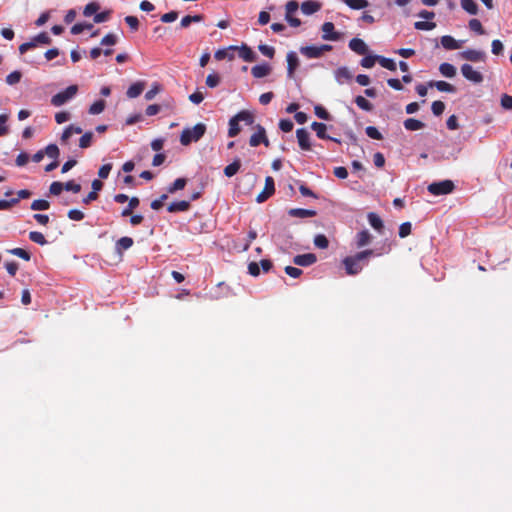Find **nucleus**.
<instances>
[{
	"instance_id": "nucleus-17",
	"label": "nucleus",
	"mask_w": 512,
	"mask_h": 512,
	"mask_svg": "<svg viewBox=\"0 0 512 512\" xmlns=\"http://www.w3.org/2000/svg\"><path fill=\"white\" fill-rule=\"evenodd\" d=\"M287 64V74L288 77L291 78L299 64V60L295 52L291 51L287 54Z\"/></svg>"
},
{
	"instance_id": "nucleus-16",
	"label": "nucleus",
	"mask_w": 512,
	"mask_h": 512,
	"mask_svg": "<svg viewBox=\"0 0 512 512\" xmlns=\"http://www.w3.org/2000/svg\"><path fill=\"white\" fill-rule=\"evenodd\" d=\"M336 81L342 85L352 79V73L347 67H340L334 72Z\"/></svg>"
},
{
	"instance_id": "nucleus-29",
	"label": "nucleus",
	"mask_w": 512,
	"mask_h": 512,
	"mask_svg": "<svg viewBox=\"0 0 512 512\" xmlns=\"http://www.w3.org/2000/svg\"><path fill=\"white\" fill-rule=\"evenodd\" d=\"M461 7L470 15H476L478 13V5L474 0H461Z\"/></svg>"
},
{
	"instance_id": "nucleus-28",
	"label": "nucleus",
	"mask_w": 512,
	"mask_h": 512,
	"mask_svg": "<svg viewBox=\"0 0 512 512\" xmlns=\"http://www.w3.org/2000/svg\"><path fill=\"white\" fill-rule=\"evenodd\" d=\"M82 133V128L79 127V126H75V125H69L68 127L65 128V130L63 131V134L61 136V141L63 143H66L67 140L73 135V134H81Z\"/></svg>"
},
{
	"instance_id": "nucleus-12",
	"label": "nucleus",
	"mask_w": 512,
	"mask_h": 512,
	"mask_svg": "<svg viewBox=\"0 0 512 512\" xmlns=\"http://www.w3.org/2000/svg\"><path fill=\"white\" fill-rule=\"evenodd\" d=\"M461 58L471 62H481L485 60V53L480 50L467 49L460 53Z\"/></svg>"
},
{
	"instance_id": "nucleus-33",
	"label": "nucleus",
	"mask_w": 512,
	"mask_h": 512,
	"mask_svg": "<svg viewBox=\"0 0 512 512\" xmlns=\"http://www.w3.org/2000/svg\"><path fill=\"white\" fill-rule=\"evenodd\" d=\"M404 127L409 131H417L424 127V123L414 118H408L404 121Z\"/></svg>"
},
{
	"instance_id": "nucleus-8",
	"label": "nucleus",
	"mask_w": 512,
	"mask_h": 512,
	"mask_svg": "<svg viewBox=\"0 0 512 512\" xmlns=\"http://www.w3.org/2000/svg\"><path fill=\"white\" fill-rule=\"evenodd\" d=\"M461 73L464 78L475 84H479L483 81L484 77L480 71H477L470 64H463L461 66Z\"/></svg>"
},
{
	"instance_id": "nucleus-46",
	"label": "nucleus",
	"mask_w": 512,
	"mask_h": 512,
	"mask_svg": "<svg viewBox=\"0 0 512 512\" xmlns=\"http://www.w3.org/2000/svg\"><path fill=\"white\" fill-rule=\"evenodd\" d=\"M44 151V155H47L49 158L53 160H57L59 157V148L55 144H49Z\"/></svg>"
},
{
	"instance_id": "nucleus-20",
	"label": "nucleus",
	"mask_w": 512,
	"mask_h": 512,
	"mask_svg": "<svg viewBox=\"0 0 512 512\" xmlns=\"http://www.w3.org/2000/svg\"><path fill=\"white\" fill-rule=\"evenodd\" d=\"M239 57L242 58L246 62H253L256 60L255 52L249 48L247 45H242L238 47Z\"/></svg>"
},
{
	"instance_id": "nucleus-51",
	"label": "nucleus",
	"mask_w": 512,
	"mask_h": 512,
	"mask_svg": "<svg viewBox=\"0 0 512 512\" xmlns=\"http://www.w3.org/2000/svg\"><path fill=\"white\" fill-rule=\"evenodd\" d=\"M22 74L20 71H13L6 77V83L8 85H15L20 82Z\"/></svg>"
},
{
	"instance_id": "nucleus-31",
	"label": "nucleus",
	"mask_w": 512,
	"mask_h": 512,
	"mask_svg": "<svg viewBox=\"0 0 512 512\" xmlns=\"http://www.w3.org/2000/svg\"><path fill=\"white\" fill-rule=\"evenodd\" d=\"M311 128L316 132V135H317L320 139H331V138L326 134L327 126H326L324 123H320V122H313V123L311 124Z\"/></svg>"
},
{
	"instance_id": "nucleus-44",
	"label": "nucleus",
	"mask_w": 512,
	"mask_h": 512,
	"mask_svg": "<svg viewBox=\"0 0 512 512\" xmlns=\"http://www.w3.org/2000/svg\"><path fill=\"white\" fill-rule=\"evenodd\" d=\"M355 103L364 111H371L373 109V105L363 96H357L355 98Z\"/></svg>"
},
{
	"instance_id": "nucleus-53",
	"label": "nucleus",
	"mask_w": 512,
	"mask_h": 512,
	"mask_svg": "<svg viewBox=\"0 0 512 512\" xmlns=\"http://www.w3.org/2000/svg\"><path fill=\"white\" fill-rule=\"evenodd\" d=\"M220 83V76L217 73H211L206 77V85L210 88H215Z\"/></svg>"
},
{
	"instance_id": "nucleus-49",
	"label": "nucleus",
	"mask_w": 512,
	"mask_h": 512,
	"mask_svg": "<svg viewBox=\"0 0 512 512\" xmlns=\"http://www.w3.org/2000/svg\"><path fill=\"white\" fill-rule=\"evenodd\" d=\"M314 245L320 249H326L329 245L327 237L323 234H318L314 238Z\"/></svg>"
},
{
	"instance_id": "nucleus-45",
	"label": "nucleus",
	"mask_w": 512,
	"mask_h": 512,
	"mask_svg": "<svg viewBox=\"0 0 512 512\" xmlns=\"http://www.w3.org/2000/svg\"><path fill=\"white\" fill-rule=\"evenodd\" d=\"M8 253H10L11 255L17 256L25 261H29L31 259L30 253L22 248L10 249V250H8Z\"/></svg>"
},
{
	"instance_id": "nucleus-59",
	"label": "nucleus",
	"mask_w": 512,
	"mask_h": 512,
	"mask_svg": "<svg viewBox=\"0 0 512 512\" xmlns=\"http://www.w3.org/2000/svg\"><path fill=\"white\" fill-rule=\"evenodd\" d=\"M259 51L268 58H273L275 54V49L272 46L261 44L258 47Z\"/></svg>"
},
{
	"instance_id": "nucleus-57",
	"label": "nucleus",
	"mask_w": 512,
	"mask_h": 512,
	"mask_svg": "<svg viewBox=\"0 0 512 512\" xmlns=\"http://www.w3.org/2000/svg\"><path fill=\"white\" fill-rule=\"evenodd\" d=\"M469 28L472 31L476 32L477 34H480V35L484 34V29L482 27L481 22L478 19H471L469 21Z\"/></svg>"
},
{
	"instance_id": "nucleus-9",
	"label": "nucleus",
	"mask_w": 512,
	"mask_h": 512,
	"mask_svg": "<svg viewBox=\"0 0 512 512\" xmlns=\"http://www.w3.org/2000/svg\"><path fill=\"white\" fill-rule=\"evenodd\" d=\"M275 192V183L274 179L271 176H267L265 178V186L261 193L258 194L256 201L258 203L265 202L268 198H270Z\"/></svg>"
},
{
	"instance_id": "nucleus-41",
	"label": "nucleus",
	"mask_w": 512,
	"mask_h": 512,
	"mask_svg": "<svg viewBox=\"0 0 512 512\" xmlns=\"http://www.w3.org/2000/svg\"><path fill=\"white\" fill-rule=\"evenodd\" d=\"M186 185V179L185 178H177L169 187H168V193H175L178 190H182Z\"/></svg>"
},
{
	"instance_id": "nucleus-24",
	"label": "nucleus",
	"mask_w": 512,
	"mask_h": 512,
	"mask_svg": "<svg viewBox=\"0 0 512 512\" xmlns=\"http://www.w3.org/2000/svg\"><path fill=\"white\" fill-rule=\"evenodd\" d=\"M367 219H368V222L369 224L376 230L378 231L379 233L382 232L383 228H384V224H383V221L382 219L374 212H370L368 213L367 215Z\"/></svg>"
},
{
	"instance_id": "nucleus-50",
	"label": "nucleus",
	"mask_w": 512,
	"mask_h": 512,
	"mask_svg": "<svg viewBox=\"0 0 512 512\" xmlns=\"http://www.w3.org/2000/svg\"><path fill=\"white\" fill-rule=\"evenodd\" d=\"M99 10V4L96 3V2H90L88 3L85 7H84V10H83V14L84 16L86 17H90L94 14H96V12Z\"/></svg>"
},
{
	"instance_id": "nucleus-27",
	"label": "nucleus",
	"mask_w": 512,
	"mask_h": 512,
	"mask_svg": "<svg viewBox=\"0 0 512 512\" xmlns=\"http://www.w3.org/2000/svg\"><path fill=\"white\" fill-rule=\"evenodd\" d=\"M441 45L447 50H456L460 48V43L450 35L442 36Z\"/></svg>"
},
{
	"instance_id": "nucleus-60",
	"label": "nucleus",
	"mask_w": 512,
	"mask_h": 512,
	"mask_svg": "<svg viewBox=\"0 0 512 512\" xmlns=\"http://www.w3.org/2000/svg\"><path fill=\"white\" fill-rule=\"evenodd\" d=\"M501 107L505 110H512V96L503 94L501 96Z\"/></svg>"
},
{
	"instance_id": "nucleus-64",
	"label": "nucleus",
	"mask_w": 512,
	"mask_h": 512,
	"mask_svg": "<svg viewBox=\"0 0 512 512\" xmlns=\"http://www.w3.org/2000/svg\"><path fill=\"white\" fill-rule=\"evenodd\" d=\"M64 189V184L58 181L50 185L49 191L52 195H59Z\"/></svg>"
},
{
	"instance_id": "nucleus-48",
	"label": "nucleus",
	"mask_w": 512,
	"mask_h": 512,
	"mask_svg": "<svg viewBox=\"0 0 512 512\" xmlns=\"http://www.w3.org/2000/svg\"><path fill=\"white\" fill-rule=\"evenodd\" d=\"M92 28L93 25L91 23H77L71 28V33L73 35H78L84 30H91Z\"/></svg>"
},
{
	"instance_id": "nucleus-4",
	"label": "nucleus",
	"mask_w": 512,
	"mask_h": 512,
	"mask_svg": "<svg viewBox=\"0 0 512 512\" xmlns=\"http://www.w3.org/2000/svg\"><path fill=\"white\" fill-rule=\"evenodd\" d=\"M52 42L50 36L46 32H41L33 37L29 42H25L19 46L20 54H25L27 51L37 47L38 45H49Z\"/></svg>"
},
{
	"instance_id": "nucleus-42",
	"label": "nucleus",
	"mask_w": 512,
	"mask_h": 512,
	"mask_svg": "<svg viewBox=\"0 0 512 512\" xmlns=\"http://www.w3.org/2000/svg\"><path fill=\"white\" fill-rule=\"evenodd\" d=\"M351 9L360 10L368 6L367 0H344Z\"/></svg>"
},
{
	"instance_id": "nucleus-32",
	"label": "nucleus",
	"mask_w": 512,
	"mask_h": 512,
	"mask_svg": "<svg viewBox=\"0 0 512 512\" xmlns=\"http://www.w3.org/2000/svg\"><path fill=\"white\" fill-rule=\"evenodd\" d=\"M439 71L442 76L447 78H453L456 75V68L450 63L440 64Z\"/></svg>"
},
{
	"instance_id": "nucleus-38",
	"label": "nucleus",
	"mask_w": 512,
	"mask_h": 512,
	"mask_svg": "<svg viewBox=\"0 0 512 512\" xmlns=\"http://www.w3.org/2000/svg\"><path fill=\"white\" fill-rule=\"evenodd\" d=\"M93 132L89 131L84 133L79 140V147L86 149L91 146L93 140Z\"/></svg>"
},
{
	"instance_id": "nucleus-2",
	"label": "nucleus",
	"mask_w": 512,
	"mask_h": 512,
	"mask_svg": "<svg viewBox=\"0 0 512 512\" xmlns=\"http://www.w3.org/2000/svg\"><path fill=\"white\" fill-rule=\"evenodd\" d=\"M205 131L206 126L203 123H198L192 128H185L180 135V142L184 146L197 142L203 137Z\"/></svg>"
},
{
	"instance_id": "nucleus-14",
	"label": "nucleus",
	"mask_w": 512,
	"mask_h": 512,
	"mask_svg": "<svg viewBox=\"0 0 512 512\" xmlns=\"http://www.w3.org/2000/svg\"><path fill=\"white\" fill-rule=\"evenodd\" d=\"M238 49V46L231 45L227 48L218 49L214 57L216 60L221 61L224 59L233 60L234 59V53L233 51H236Z\"/></svg>"
},
{
	"instance_id": "nucleus-23",
	"label": "nucleus",
	"mask_w": 512,
	"mask_h": 512,
	"mask_svg": "<svg viewBox=\"0 0 512 512\" xmlns=\"http://www.w3.org/2000/svg\"><path fill=\"white\" fill-rule=\"evenodd\" d=\"M288 214L292 217L310 218L316 215V211L302 208H293L288 211Z\"/></svg>"
},
{
	"instance_id": "nucleus-5",
	"label": "nucleus",
	"mask_w": 512,
	"mask_h": 512,
	"mask_svg": "<svg viewBox=\"0 0 512 512\" xmlns=\"http://www.w3.org/2000/svg\"><path fill=\"white\" fill-rule=\"evenodd\" d=\"M427 190L436 196L446 195L454 190V183L451 180L433 182L428 185Z\"/></svg>"
},
{
	"instance_id": "nucleus-54",
	"label": "nucleus",
	"mask_w": 512,
	"mask_h": 512,
	"mask_svg": "<svg viewBox=\"0 0 512 512\" xmlns=\"http://www.w3.org/2000/svg\"><path fill=\"white\" fill-rule=\"evenodd\" d=\"M9 116L7 114L0 115V137L5 136L9 132V127L7 125Z\"/></svg>"
},
{
	"instance_id": "nucleus-58",
	"label": "nucleus",
	"mask_w": 512,
	"mask_h": 512,
	"mask_svg": "<svg viewBox=\"0 0 512 512\" xmlns=\"http://www.w3.org/2000/svg\"><path fill=\"white\" fill-rule=\"evenodd\" d=\"M431 109L435 116H440L445 110V104L442 101H434Z\"/></svg>"
},
{
	"instance_id": "nucleus-39",
	"label": "nucleus",
	"mask_w": 512,
	"mask_h": 512,
	"mask_svg": "<svg viewBox=\"0 0 512 512\" xmlns=\"http://www.w3.org/2000/svg\"><path fill=\"white\" fill-rule=\"evenodd\" d=\"M29 239L32 242L39 244L41 246L47 244V240L45 239V236L41 232H38V231H31L29 233Z\"/></svg>"
},
{
	"instance_id": "nucleus-30",
	"label": "nucleus",
	"mask_w": 512,
	"mask_h": 512,
	"mask_svg": "<svg viewBox=\"0 0 512 512\" xmlns=\"http://www.w3.org/2000/svg\"><path fill=\"white\" fill-rule=\"evenodd\" d=\"M240 167H241V161H240V159L237 158L231 164L227 165L224 168L225 176H227V177L234 176L235 174L238 173V171L240 170Z\"/></svg>"
},
{
	"instance_id": "nucleus-34",
	"label": "nucleus",
	"mask_w": 512,
	"mask_h": 512,
	"mask_svg": "<svg viewBox=\"0 0 512 512\" xmlns=\"http://www.w3.org/2000/svg\"><path fill=\"white\" fill-rule=\"evenodd\" d=\"M239 123L240 121H238V119L236 118V116H233L230 120H229V129H228V136L233 138V137H236L241 128L239 126Z\"/></svg>"
},
{
	"instance_id": "nucleus-6",
	"label": "nucleus",
	"mask_w": 512,
	"mask_h": 512,
	"mask_svg": "<svg viewBox=\"0 0 512 512\" xmlns=\"http://www.w3.org/2000/svg\"><path fill=\"white\" fill-rule=\"evenodd\" d=\"M332 46L323 44L320 46H304L300 48V53L308 59L320 58L324 52L330 51Z\"/></svg>"
},
{
	"instance_id": "nucleus-37",
	"label": "nucleus",
	"mask_w": 512,
	"mask_h": 512,
	"mask_svg": "<svg viewBox=\"0 0 512 512\" xmlns=\"http://www.w3.org/2000/svg\"><path fill=\"white\" fill-rule=\"evenodd\" d=\"M235 116L238 119V121H240V122L243 121L247 125H252L254 122V117H253L252 113L247 110H242L239 113H237Z\"/></svg>"
},
{
	"instance_id": "nucleus-25",
	"label": "nucleus",
	"mask_w": 512,
	"mask_h": 512,
	"mask_svg": "<svg viewBox=\"0 0 512 512\" xmlns=\"http://www.w3.org/2000/svg\"><path fill=\"white\" fill-rule=\"evenodd\" d=\"M372 240V236L369 233L368 230H362L359 233H357L356 236V246L358 248H362L366 245H368Z\"/></svg>"
},
{
	"instance_id": "nucleus-18",
	"label": "nucleus",
	"mask_w": 512,
	"mask_h": 512,
	"mask_svg": "<svg viewBox=\"0 0 512 512\" xmlns=\"http://www.w3.org/2000/svg\"><path fill=\"white\" fill-rule=\"evenodd\" d=\"M271 72V67L269 64L267 63H263V64H259V65H255L254 67H252L251 69V73L252 75L255 77V78H262V77H265L267 75H269Z\"/></svg>"
},
{
	"instance_id": "nucleus-36",
	"label": "nucleus",
	"mask_w": 512,
	"mask_h": 512,
	"mask_svg": "<svg viewBox=\"0 0 512 512\" xmlns=\"http://www.w3.org/2000/svg\"><path fill=\"white\" fill-rule=\"evenodd\" d=\"M378 63L385 69L390 71H395L397 69V65L393 59L386 58L378 55Z\"/></svg>"
},
{
	"instance_id": "nucleus-10",
	"label": "nucleus",
	"mask_w": 512,
	"mask_h": 512,
	"mask_svg": "<svg viewBox=\"0 0 512 512\" xmlns=\"http://www.w3.org/2000/svg\"><path fill=\"white\" fill-rule=\"evenodd\" d=\"M321 31L323 40L338 41L341 38V33L335 31V27L332 22H325L321 27Z\"/></svg>"
},
{
	"instance_id": "nucleus-26",
	"label": "nucleus",
	"mask_w": 512,
	"mask_h": 512,
	"mask_svg": "<svg viewBox=\"0 0 512 512\" xmlns=\"http://www.w3.org/2000/svg\"><path fill=\"white\" fill-rule=\"evenodd\" d=\"M189 207H190V202L182 200V201L172 202L171 204H169L167 209L169 212L175 213V212L187 211L189 209Z\"/></svg>"
},
{
	"instance_id": "nucleus-21",
	"label": "nucleus",
	"mask_w": 512,
	"mask_h": 512,
	"mask_svg": "<svg viewBox=\"0 0 512 512\" xmlns=\"http://www.w3.org/2000/svg\"><path fill=\"white\" fill-rule=\"evenodd\" d=\"M321 8L320 3L312 0L304 1L301 5V10L305 15H312L319 11Z\"/></svg>"
},
{
	"instance_id": "nucleus-22",
	"label": "nucleus",
	"mask_w": 512,
	"mask_h": 512,
	"mask_svg": "<svg viewBox=\"0 0 512 512\" xmlns=\"http://www.w3.org/2000/svg\"><path fill=\"white\" fill-rule=\"evenodd\" d=\"M145 83L142 81H138L133 83L128 89H127V97L128 98H136L138 97L144 90Z\"/></svg>"
},
{
	"instance_id": "nucleus-1",
	"label": "nucleus",
	"mask_w": 512,
	"mask_h": 512,
	"mask_svg": "<svg viewBox=\"0 0 512 512\" xmlns=\"http://www.w3.org/2000/svg\"><path fill=\"white\" fill-rule=\"evenodd\" d=\"M374 255V251L371 249L361 251L354 256H348L343 259V265L348 275H356L363 267L367 264L369 257Z\"/></svg>"
},
{
	"instance_id": "nucleus-19",
	"label": "nucleus",
	"mask_w": 512,
	"mask_h": 512,
	"mask_svg": "<svg viewBox=\"0 0 512 512\" xmlns=\"http://www.w3.org/2000/svg\"><path fill=\"white\" fill-rule=\"evenodd\" d=\"M429 87H435L438 91L454 93L456 88L446 81H430L428 82Z\"/></svg>"
},
{
	"instance_id": "nucleus-35",
	"label": "nucleus",
	"mask_w": 512,
	"mask_h": 512,
	"mask_svg": "<svg viewBox=\"0 0 512 512\" xmlns=\"http://www.w3.org/2000/svg\"><path fill=\"white\" fill-rule=\"evenodd\" d=\"M133 239L130 237H122L116 242V250L117 252H121L122 250H128L133 245Z\"/></svg>"
},
{
	"instance_id": "nucleus-52",
	"label": "nucleus",
	"mask_w": 512,
	"mask_h": 512,
	"mask_svg": "<svg viewBox=\"0 0 512 512\" xmlns=\"http://www.w3.org/2000/svg\"><path fill=\"white\" fill-rule=\"evenodd\" d=\"M375 62H378V55H369L362 58L360 64L364 68H372L375 65Z\"/></svg>"
},
{
	"instance_id": "nucleus-3",
	"label": "nucleus",
	"mask_w": 512,
	"mask_h": 512,
	"mask_svg": "<svg viewBox=\"0 0 512 512\" xmlns=\"http://www.w3.org/2000/svg\"><path fill=\"white\" fill-rule=\"evenodd\" d=\"M78 92L77 85H70L65 90L58 92L51 98V104L55 107H60L73 99Z\"/></svg>"
},
{
	"instance_id": "nucleus-62",
	"label": "nucleus",
	"mask_w": 512,
	"mask_h": 512,
	"mask_svg": "<svg viewBox=\"0 0 512 512\" xmlns=\"http://www.w3.org/2000/svg\"><path fill=\"white\" fill-rule=\"evenodd\" d=\"M411 233V223L404 222L399 227V236L401 238L407 237Z\"/></svg>"
},
{
	"instance_id": "nucleus-11",
	"label": "nucleus",
	"mask_w": 512,
	"mask_h": 512,
	"mask_svg": "<svg viewBox=\"0 0 512 512\" xmlns=\"http://www.w3.org/2000/svg\"><path fill=\"white\" fill-rule=\"evenodd\" d=\"M296 137L302 150L309 151L311 149L310 134L306 129H298L296 131Z\"/></svg>"
},
{
	"instance_id": "nucleus-47",
	"label": "nucleus",
	"mask_w": 512,
	"mask_h": 512,
	"mask_svg": "<svg viewBox=\"0 0 512 512\" xmlns=\"http://www.w3.org/2000/svg\"><path fill=\"white\" fill-rule=\"evenodd\" d=\"M436 27L434 22L429 21H417L414 23V28L422 31H430Z\"/></svg>"
},
{
	"instance_id": "nucleus-55",
	"label": "nucleus",
	"mask_w": 512,
	"mask_h": 512,
	"mask_svg": "<svg viewBox=\"0 0 512 512\" xmlns=\"http://www.w3.org/2000/svg\"><path fill=\"white\" fill-rule=\"evenodd\" d=\"M118 37L115 34L109 33L101 40L102 46H113L117 43Z\"/></svg>"
},
{
	"instance_id": "nucleus-15",
	"label": "nucleus",
	"mask_w": 512,
	"mask_h": 512,
	"mask_svg": "<svg viewBox=\"0 0 512 512\" xmlns=\"http://www.w3.org/2000/svg\"><path fill=\"white\" fill-rule=\"evenodd\" d=\"M349 48L359 55H365L368 52V46L360 38H353L349 42Z\"/></svg>"
},
{
	"instance_id": "nucleus-61",
	"label": "nucleus",
	"mask_w": 512,
	"mask_h": 512,
	"mask_svg": "<svg viewBox=\"0 0 512 512\" xmlns=\"http://www.w3.org/2000/svg\"><path fill=\"white\" fill-rule=\"evenodd\" d=\"M111 169H112V164L111 163H107V164L102 165L99 168V171H98L99 177L101 179H106L109 176Z\"/></svg>"
},
{
	"instance_id": "nucleus-63",
	"label": "nucleus",
	"mask_w": 512,
	"mask_h": 512,
	"mask_svg": "<svg viewBox=\"0 0 512 512\" xmlns=\"http://www.w3.org/2000/svg\"><path fill=\"white\" fill-rule=\"evenodd\" d=\"M160 91V85L158 83H154L152 85V88L146 92L145 99L150 101L154 99V97L159 93Z\"/></svg>"
},
{
	"instance_id": "nucleus-13",
	"label": "nucleus",
	"mask_w": 512,
	"mask_h": 512,
	"mask_svg": "<svg viewBox=\"0 0 512 512\" xmlns=\"http://www.w3.org/2000/svg\"><path fill=\"white\" fill-rule=\"evenodd\" d=\"M317 261V257L313 253H306V254H300L296 255L293 258V263L298 266L307 267L312 264H314Z\"/></svg>"
},
{
	"instance_id": "nucleus-56",
	"label": "nucleus",
	"mask_w": 512,
	"mask_h": 512,
	"mask_svg": "<svg viewBox=\"0 0 512 512\" xmlns=\"http://www.w3.org/2000/svg\"><path fill=\"white\" fill-rule=\"evenodd\" d=\"M366 135L372 139L375 140H381L382 134L379 132V130L374 126H368L365 129Z\"/></svg>"
},
{
	"instance_id": "nucleus-7",
	"label": "nucleus",
	"mask_w": 512,
	"mask_h": 512,
	"mask_svg": "<svg viewBox=\"0 0 512 512\" xmlns=\"http://www.w3.org/2000/svg\"><path fill=\"white\" fill-rule=\"evenodd\" d=\"M255 130L256 131L251 135L250 140H249L250 146L257 147L258 145H260L262 143L266 147H268L270 143L266 136L265 128L263 126H261L260 124H257L255 126Z\"/></svg>"
},
{
	"instance_id": "nucleus-43",
	"label": "nucleus",
	"mask_w": 512,
	"mask_h": 512,
	"mask_svg": "<svg viewBox=\"0 0 512 512\" xmlns=\"http://www.w3.org/2000/svg\"><path fill=\"white\" fill-rule=\"evenodd\" d=\"M104 109H105V101L97 100L90 106L89 113L92 115H98V114L102 113L104 111Z\"/></svg>"
},
{
	"instance_id": "nucleus-40",
	"label": "nucleus",
	"mask_w": 512,
	"mask_h": 512,
	"mask_svg": "<svg viewBox=\"0 0 512 512\" xmlns=\"http://www.w3.org/2000/svg\"><path fill=\"white\" fill-rule=\"evenodd\" d=\"M50 207V203L44 199L34 200L31 204V209L34 211H43L47 210Z\"/></svg>"
}]
</instances>
